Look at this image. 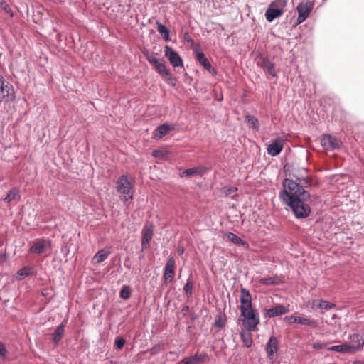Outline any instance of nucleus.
I'll return each instance as SVG.
<instances>
[{
    "label": "nucleus",
    "instance_id": "nucleus-1",
    "mask_svg": "<svg viewBox=\"0 0 364 364\" xmlns=\"http://www.w3.org/2000/svg\"><path fill=\"white\" fill-rule=\"evenodd\" d=\"M240 298V315L237 320V324L241 323L247 331L242 330L240 332V338L247 348H250L253 343L252 336L250 332L255 331L260 323L259 314L258 311L252 307V295L249 290L245 288L241 289Z\"/></svg>",
    "mask_w": 364,
    "mask_h": 364
},
{
    "label": "nucleus",
    "instance_id": "nucleus-2",
    "mask_svg": "<svg viewBox=\"0 0 364 364\" xmlns=\"http://www.w3.org/2000/svg\"><path fill=\"white\" fill-rule=\"evenodd\" d=\"M283 189L279 193V199L287 205L299 201L301 199H310L311 194L300 186L297 181L284 178L282 181Z\"/></svg>",
    "mask_w": 364,
    "mask_h": 364
},
{
    "label": "nucleus",
    "instance_id": "nucleus-3",
    "mask_svg": "<svg viewBox=\"0 0 364 364\" xmlns=\"http://www.w3.org/2000/svg\"><path fill=\"white\" fill-rule=\"evenodd\" d=\"M115 189L119 195V200L127 208H129L135 192L134 178L129 177L127 174L121 175L116 181Z\"/></svg>",
    "mask_w": 364,
    "mask_h": 364
},
{
    "label": "nucleus",
    "instance_id": "nucleus-4",
    "mask_svg": "<svg viewBox=\"0 0 364 364\" xmlns=\"http://www.w3.org/2000/svg\"><path fill=\"white\" fill-rule=\"evenodd\" d=\"M309 199H301L299 201L293 203L287 204L293 212L296 219H304L307 218L311 211L310 205L306 202Z\"/></svg>",
    "mask_w": 364,
    "mask_h": 364
},
{
    "label": "nucleus",
    "instance_id": "nucleus-5",
    "mask_svg": "<svg viewBox=\"0 0 364 364\" xmlns=\"http://www.w3.org/2000/svg\"><path fill=\"white\" fill-rule=\"evenodd\" d=\"M15 99L14 86L0 75V101L11 102Z\"/></svg>",
    "mask_w": 364,
    "mask_h": 364
},
{
    "label": "nucleus",
    "instance_id": "nucleus-6",
    "mask_svg": "<svg viewBox=\"0 0 364 364\" xmlns=\"http://www.w3.org/2000/svg\"><path fill=\"white\" fill-rule=\"evenodd\" d=\"M193 53L195 54L196 58L200 65L205 70H208L212 76L215 77L218 75L217 70L211 65L204 53L200 50L198 44H196V47L193 48Z\"/></svg>",
    "mask_w": 364,
    "mask_h": 364
},
{
    "label": "nucleus",
    "instance_id": "nucleus-7",
    "mask_svg": "<svg viewBox=\"0 0 364 364\" xmlns=\"http://www.w3.org/2000/svg\"><path fill=\"white\" fill-rule=\"evenodd\" d=\"M314 6V2L311 1H308L305 2L302 1L298 4L296 9L299 15L296 19V26L299 25L306 21V19L309 17V14L313 10Z\"/></svg>",
    "mask_w": 364,
    "mask_h": 364
},
{
    "label": "nucleus",
    "instance_id": "nucleus-8",
    "mask_svg": "<svg viewBox=\"0 0 364 364\" xmlns=\"http://www.w3.org/2000/svg\"><path fill=\"white\" fill-rule=\"evenodd\" d=\"M164 56L169 60L173 67H183V60L182 58L177 51L169 46H164Z\"/></svg>",
    "mask_w": 364,
    "mask_h": 364
},
{
    "label": "nucleus",
    "instance_id": "nucleus-9",
    "mask_svg": "<svg viewBox=\"0 0 364 364\" xmlns=\"http://www.w3.org/2000/svg\"><path fill=\"white\" fill-rule=\"evenodd\" d=\"M176 260L173 257H169L166 261L163 279L166 284L171 282L175 276Z\"/></svg>",
    "mask_w": 364,
    "mask_h": 364
},
{
    "label": "nucleus",
    "instance_id": "nucleus-10",
    "mask_svg": "<svg viewBox=\"0 0 364 364\" xmlns=\"http://www.w3.org/2000/svg\"><path fill=\"white\" fill-rule=\"evenodd\" d=\"M341 141L336 136L326 134L321 139V145L326 150L333 151L339 149Z\"/></svg>",
    "mask_w": 364,
    "mask_h": 364
},
{
    "label": "nucleus",
    "instance_id": "nucleus-11",
    "mask_svg": "<svg viewBox=\"0 0 364 364\" xmlns=\"http://www.w3.org/2000/svg\"><path fill=\"white\" fill-rule=\"evenodd\" d=\"M154 235L153 224H146L141 231V250H146L151 240Z\"/></svg>",
    "mask_w": 364,
    "mask_h": 364
},
{
    "label": "nucleus",
    "instance_id": "nucleus-12",
    "mask_svg": "<svg viewBox=\"0 0 364 364\" xmlns=\"http://www.w3.org/2000/svg\"><path fill=\"white\" fill-rule=\"evenodd\" d=\"M349 339L352 343L351 344H348V346L350 348V351L351 353H355L363 350L364 339L361 335L358 333L351 334L349 336Z\"/></svg>",
    "mask_w": 364,
    "mask_h": 364
},
{
    "label": "nucleus",
    "instance_id": "nucleus-13",
    "mask_svg": "<svg viewBox=\"0 0 364 364\" xmlns=\"http://www.w3.org/2000/svg\"><path fill=\"white\" fill-rule=\"evenodd\" d=\"M277 338L272 336L266 345L265 351L269 359H274L279 349Z\"/></svg>",
    "mask_w": 364,
    "mask_h": 364
},
{
    "label": "nucleus",
    "instance_id": "nucleus-14",
    "mask_svg": "<svg viewBox=\"0 0 364 364\" xmlns=\"http://www.w3.org/2000/svg\"><path fill=\"white\" fill-rule=\"evenodd\" d=\"M289 311V308L282 305L279 304L276 306L270 308L269 309L264 310V316L269 318H274L277 316L283 315Z\"/></svg>",
    "mask_w": 364,
    "mask_h": 364
},
{
    "label": "nucleus",
    "instance_id": "nucleus-15",
    "mask_svg": "<svg viewBox=\"0 0 364 364\" xmlns=\"http://www.w3.org/2000/svg\"><path fill=\"white\" fill-rule=\"evenodd\" d=\"M259 65L262 68L266 73L272 77H277V72L275 70L274 63L269 59V57L261 58Z\"/></svg>",
    "mask_w": 364,
    "mask_h": 364
},
{
    "label": "nucleus",
    "instance_id": "nucleus-16",
    "mask_svg": "<svg viewBox=\"0 0 364 364\" xmlns=\"http://www.w3.org/2000/svg\"><path fill=\"white\" fill-rule=\"evenodd\" d=\"M49 245H50V241L49 240L40 239L33 244L29 248L28 252L30 253L41 255L44 252L46 247Z\"/></svg>",
    "mask_w": 364,
    "mask_h": 364
},
{
    "label": "nucleus",
    "instance_id": "nucleus-17",
    "mask_svg": "<svg viewBox=\"0 0 364 364\" xmlns=\"http://www.w3.org/2000/svg\"><path fill=\"white\" fill-rule=\"evenodd\" d=\"M208 171V168L205 166H199L193 168H188L179 173L181 178L189 177L191 176H200Z\"/></svg>",
    "mask_w": 364,
    "mask_h": 364
},
{
    "label": "nucleus",
    "instance_id": "nucleus-18",
    "mask_svg": "<svg viewBox=\"0 0 364 364\" xmlns=\"http://www.w3.org/2000/svg\"><path fill=\"white\" fill-rule=\"evenodd\" d=\"M284 147L283 141L279 139H275L267 147V153L272 156H276L279 155Z\"/></svg>",
    "mask_w": 364,
    "mask_h": 364
},
{
    "label": "nucleus",
    "instance_id": "nucleus-19",
    "mask_svg": "<svg viewBox=\"0 0 364 364\" xmlns=\"http://www.w3.org/2000/svg\"><path fill=\"white\" fill-rule=\"evenodd\" d=\"M284 13V11H281L280 9H277L276 8H272L269 6H268L264 16L266 18V20L271 23L273 21H274L276 18H279L282 16Z\"/></svg>",
    "mask_w": 364,
    "mask_h": 364
},
{
    "label": "nucleus",
    "instance_id": "nucleus-20",
    "mask_svg": "<svg viewBox=\"0 0 364 364\" xmlns=\"http://www.w3.org/2000/svg\"><path fill=\"white\" fill-rule=\"evenodd\" d=\"M171 129L172 127L168 124H162L157 127L156 130L154 132L153 136L155 139H160L166 136Z\"/></svg>",
    "mask_w": 364,
    "mask_h": 364
},
{
    "label": "nucleus",
    "instance_id": "nucleus-21",
    "mask_svg": "<svg viewBox=\"0 0 364 364\" xmlns=\"http://www.w3.org/2000/svg\"><path fill=\"white\" fill-rule=\"evenodd\" d=\"M205 354H195L193 356L186 357L178 364H198L200 362H203L205 358Z\"/></svg>",
    "mask_w": 364,
    "mask_h": 364
},
{
    "label": "nucleus",
    "instance_id": "nucleus-22",
    "mask_svg": "<svg viewBox=\"0 0 364 364\" xmlns=\"http://www.w3.org/2000/svg\"><path fill=\"white\" fill-rule=\"evenodd\" d=\"M296 321V323L308 326L311 328H316L318 326V323L316 319L305 316H297Z\"/></svg>",
    "mask_w": 364,
    "mask_h": 364
},
{
    "label": "nucleus",
    "instance_id": "nucleus-23",
    "mask_svg": "<svg viewBox=\"0 0 364 364\" xmlns=\"http://www.w3.org/2000/svg\"><path fill=\"white\" fill-rule=\"evenodd\" d=\"M156 24L157 26V31L161 35L163 40L164 41H170V29L159 21H156Z\"/></svg>",
    "mask_w": 364,
    "mask_h": 364
},
{
    "label": "nucleus",
    "instance_id": "nucleus-24",
    "mask_svg": "<svg viewBox=\"0 0 364 364\" xmlns=\"http://www.w3.org/2000/svg\"><path fill=\"white\" fill-rule=\"evenodd\" d=\"M33 273V267L25 266L16 272V278L18 280H23L26 277H28Z\"/></svg>",
    "mask_w": 364,
    "mask_h": 364
},
{
    "label": "nucleus",
    "instance_id": "nucleus-25",
    "mask_svg": "<svg viewBox=\"0 0 364 364\" xmlns=\"http://www.w3.org/2000/svg\"><path fill=\"white\" fill-rule=\"evenodd\" d=\"M111 254V252L107 248H102L93 257V259L97 263L104 262L108 256Z\"/></svg>",
    "mask_w": 364,
    "mask_h": 364
},
{
    "label": "nucleus",
    "instance_id": "nucleus-26",
    "mask_svg": "<svg viewBox=\"0 0 364 364\" xmlns=\"http://www.w3.org/2000/svg\"><path fill=\"white\" fill-rule=\"evenodd\" d=\"M65 333L63 325H58L55 332L52 334V341L55 345H58Z\"/></svg>",
    "mask_w": 364,
    "mask_h": 364
},
{
    "label": "nucleus",
    "instance_id": "nucleus-27",
    "mask_svg": "<svg viewBox=\"0 0 364 364\" xmlns=\"http://www.w3.org/2000/svg\"><path fill=\"white\" fill-rule=\"evenodd\" d=\"M16 197H20V191L17 188L13 187L9 191L6 197L3 199V201L9 203L13 200H15Z\"/></svg>",
    "mask_w": 364,
    "mask_h": 364
},
{
    "label": "nucleus",
    "instance_id": "nucleus-28",
    "mask_svg": "<svg viewBox=\"0 0 364 364\" xmlns=\"http://www.w3.org/2000/svg\"><path fill=\"white\" fill-rule=\"evenodd\" d=\"M226 238L231 242L236 244V245H248V243L243 240L242 238L238 237L237 235H235L233 232H228L226 234Z\"/></svg>",
    "mask_w": 364,
    "mask_h": 364
},
{
    "label": "nucleus",
    "instance_id": "nucleus-29",
    "mask_svg": "<svg viewBox=\"0 0 364 364\" xmlns=\"http://www.w3.org/2000/svg\"><path fill=\"white\" fill-rule=\"evenodd\" d=\"M350 348L348 346V344H341L336 346H332L327 348V350L329 351L338 352V353H351L350 351Z\"/></svg>",
    "mask_w": 364,
    "mask_h": 364
},
{
    "label": "nucleus",
    "instance_id": "nucleus-30",
    "mask_svg": "<svg viewBox=\"0 0 364 364\" xmlns=\"http://www.w3.org/2000/svg\"><path fill=\"white\" fill-rule=\"evenodd\" d=\"M227 318L225 314H220L215 317L213 325L215 328H223L225 326Z\"/></svg>",
    "mask_w": 364,
    "mask_h": 364
},
{
    "label": "nucleus",
    "instance_id": "nucleus-31",
    "mask_svg": "<svg viewBox=\"0 0 364 364\" xmlns=\"http://www.w3.org/2000/svg\"><path fill=\"white\" fill-rule=\"evenodd\" d=\"M245 122L247 126L254 129L258 130L259 124L257 117L253 115H246L245 116Z\"/></svg>",
    "mask_w": 364,
    "mask_h": 364
},
{
    "label": "nucleus",
    "instance_id": "nucleus-32",
    "mask_svg": "<svg viewBox=\"0 0 364 364\" xmlns=\"http://www.w3.org/2000/svg\"><path fill=\"white\" fill-rule=\"evenodd\" d=\"M287 4V0H273L270 4L269 6L280 9L281 11H285V8Z\"/></svg>",
    "mask_w": 364,
    "mask_h": 364
},
{
    "label": "nucleus",
    "instance_id": "nucleus-33",
    "mask_svg": "<svg viewBox=\"0 0 364 364\" xmlns=\"http://www.w3.org/2000/svg\"><path fill=\"white\" fill-rule=\"evenodd\" d=\"M154 67V69L156 70V71L161 77H164V75H168V70H167L166 66L164 62L159 61Z\"/></svg>",
    "mask_w": 364,
    "mask_h": 364
},
{
    "label": "nucleus",
    "instance_id": "nucleus-34",
    "mask_svg": "<svg viewBox=\"0 0 364 364\" xmlns=\"http://www.w3.org/2000/svg\"><path fill=\"white\" fill-rule=\"evenodd\" d=\"M132 294V288L129 285H123L119 291V296L123 299H128Z\"/></svg>",
    "mask_w": 364,
    "mask_h": 364
},
{
    "label": "nucleus",
    "instance_id": "nucleus-35",
    "mask_svg": "<svg viewBox=\"0 0 364 364\" xmlns=\"http://www.w3.org/2000/svg\"><path fill=\"white\" fill-rule=\"evenodd\" d=\"M192 277V274H190L189 277ZM192 290H193V283L190 280V278H188L186 283L185 284V285L183 287L184 294L186 296H191L192 293H193Z\"/></svg>",
    "mask_w": 364,
    "mask_h": 364
},
{
    "label": "nucleus",
    "instance_id": "nucleus-36",
    "mask_svg": "<svg viewBox=\"0 0 364 364\" xmlns=\"http://www.w3.org/2000/svg\"><path fill=\"white\" fill-rule=\"evenodd\" d=\"M126 343L125 339L122 336H117L114 339V346L117 350H120Z\"/></svg>",
    "mask_w": 364,
    "mask_h": 364
},
{
    "label": "nucleus",
    "instance_id": "nucleus-37",
    "mask_svg": "<svg viewBox=\"0 0 364 364\" xmlns=\"http://www.w3.org/2000/svg\"><path fill=\"white\" fill-rule=\"evenodd\" d=\"M336 306V304L326 300H321L318 307L321 309L329 310Z\"/></svg>",
    "mask_w": 364,
    "mask_h": 364
},
{
    "label": "nucleus",
    "instance_id": "nucleus-38",
    "mask_svg": "<svg viewBox=\"0 0 364 364\" xmlns=\"http://www.w3.org/2000/svg\"><path fill=\"white\" fill-rule=\"evenodd\" d=\"M0 6L11 17L14 16V12L5 0H0Z\"/></svg>",
    "mask_w": 364,
    "mask_h": 364
},
{
    "label": "nucleus",
    "instance_id": "nucleus-39",
    "mask_svg": "<svg viewBox=\"0 0 364 364\" xmlns=\"http://www.w3.org/2000/svg\"><path fill=\"white\" fill-rule=\"evenodd\" d=\"M164 348V344L157 343L153 346L149 350V352L151 355H155L160 353Z\"/></svg>",
    "mask_w": 364,
    "mask_h": 364
},
{
    "label": "nucleus",
    "instance_id": "nucleus-40",
    "mask_svg": "<svg viewBox=\"0 0 364 364\" xmlns=\"http://www.w3.org/2000/svg\"><path fill=\"white\" fill-rule=\"evenodd\" d=\"M145 57H146V60L153 66H154L159 62L156 55L154 53H152L151 54H147L145 55Z\"/></svg>",
    "mask_w": 364,
    "mask_h": 364
},
{
    "label": "nucleus",
    "instance_id": "nucleus-41",
    "mask_svg": "<svg viewBox=\"0 0 364 364\" xmlns=\"http://www.w3.org/2000/svg\"><path fill=\"white\" fill-rule=\"evenodd\" d=\"M296 179L297 181H299L298 182L300 183V186L304 187V189H305V188H309L311 186V181L309 177H305L302 178H297Z\"/></svg>",
    "mask_w": 364,
    "mask_h": 364
},
{
    "label": "nucleus",
    "instance_id": "nucleus-42",
    "mask_svg": "<svg viewBox=\"0 0 364 364\" xmlns=\"http://www.w3.org/2000/svg\"><path fill=\"white\" fill-rule=\"evenodd\" d=\"M7 349L5 344L0 341V359L5 360L7 355Z\"/></svg>",
    "mask_w": 364,
    "mask_h": 364
},
{
    "label": "nucleus",
    "instance_id": "nucleus-43",
    "mask_svg": "<svg viewBox=\"0 0 364 364\" xmlns=\"http://www.w3.org/2000/svg\"><path fill=\"white\" fill-rule=\"evenodd\" d=\"M237 191V188L234 186H225L223 188V193L226 196H230V194L235 193Z\"/></svg>",
    "mask_w": 364,
    "mask_h": 364
},
{
    "label": "nucleus",
    "instance_id": "nucleus-44",
    "mask_svg": "<svg viewBox=\"0 0 364 364\" xmlns=\"http://www.w3.org/2000/svg\"><path fill=\"white\" fill-rule=\"evenodd\" d=\"M152 156L154 157V158H160V159H163L166 156V153L163 150H160V149H155L152 151V154H151Z\"/></svg>",
    "mask_w": 364,
    "mask_h": 364
},
{
    "label": "nucleus",
    "instance_id": "nucleus-45",
    "mask_svg": "<svg viewBox=\"0 0 364 364\" xmlns=\"http://www.w3.org/2000/svg\"><path fill=\"white\" fill-rule=\"evenodd\" d=\"M312 348L314 350H320V349H323V348L327 349V348H328V347L327 346V344L323 343L322 342L317 341L313 343Z\"/></svg>",
    "mask_w": 364,
    "mask_h": 364
},
{
    "label": "nucleus",
    "instance_id": "nucleus-46",
    "mask_svg": "<svg viewBox=\"0 0 364 364\" xmlns=\"http://www.w3.org/2000/svg\"><path fill=\"white\" fill-rule=\"evenodd\" d=\"M164 77L165 78L166 82L168 85H171L172 87H175L176 86L175 79L170 74L169 71L168 72V75H164Z\"/></svg>",
    "mask_w": 364,
    "mask_h": 364
},
{
    "label": "nucleus",
    "instance_id": "nucleus-47",
    "mask_svg": "<svg viewBox=\"0 0 364 364\" xmlns=\"http://www.w3.org/2000/svg\"><path fill=\"white\" fill-rule=\"evenodd\" d=\"M164 77L165 78L166 82L168 85H171L172 87H175L176 86L175 79L170 74L169 71L168 72V75H164Z\"/></svg>",
    "mask_w": 364,
    "mask_h": 364
},
{
    "label": "nucleus",
    "instance_id": "nucleus-48",
    "mask_svg": "<svg viewBox=\"0 0 364 364\" xmlns=\"http://www.w3.org/2000/svg\"><path fill=\"white\" fill-rule=\"evenodd\" d=\"M164 77L165 78L166 82L168 85H171L172 87H175L176 86L175 79L170 74L169 71L168 72V75H164Z\"/></svg>",
    "mask_w": 364,
    "mask_h": 364
},
{
    "label": "nucleus",
    "instance_id": "nucleus-49",
    "mask_svg": "<svg viewBox=\"0 0 364 364\" xmlns=\"http://www.w3.org/2000/svg\"><path fill=\"white\" fill-rule=\"evenodd\" d=\"M296 317L297 316L295 315L286 316L284 318V320L287 321L289 324L296 323Z\"/></svg>",
    "mask_w": 364,
    "mask_h": 364
},
{
    "label": "nucleus",
    "instance_id": "nucleus-50",
    "mask_svg": "<svg viewBox=\"0 0 364 364\" xmlns=\"http://www.w3.org/2000/svg\"><path fill=\"white\" fill-rule=\"evenodd\" d=\"M262 284H274V282H273V279L272 278L269 277V278H264L263 279Z\"/></svg>",
    "mask_w": 364,
    "mask_h": 364
},
{
    "label": "nucleus",
    "instance_id": "nucleus-51",
    "mask_svg": "<svg viewBox=\"0 0 364 364\" xmlns=\"http://www.w3.org/2000/svg\"><path fill=\"white\" fill-rule=\"evenodd\" d=\"M184 41H187L188 43H193V39L189 36V34L188 32H186L183 35Z\"/></svg>",
    "mask_w": 364,
    "mask_h": 364
},
{
    "label": "nucleus",
    "instance_id": "nucleus-52",
    "mask_svg": "<svg viewBox=\"0 0 364 364\" xmlns=\"http://www.w3.org/2000/svg\"><path fill=\"white\" fill-rule=\"evenodd\" d=\"M189 311V306L185 305L181 309V314L185 316Z\"/></svg>",
    "mask_w": 364,
    "mask_h": 364
},
{
    "label": "nucleus",
    "instance_id": "nucleus-53",
    "mask_svg": "<svg viewBox=\"0 0 364 364\" xmlns=\"http://www.w3.org/2000/svg\"><path fill=\"white\" fill-rule=\"evenodd\" d=\"M7 259V255L6 253H0V264L4 262Z\"/></svg>",
    "mask_w": 364,
    "mask_h": 364
},
{
    "label": "nucleus",
    "instance_id": "nucleus-54",
    "mask_svg": "<svg viewBox=\"0 0 364 364\" xmlns=\"http://www.w3.org/2000/svg\"><path fill=\"white\" fill-rule=\"evenodd\" d=\"M190 316L191 321H194L198 318V315L196 314V313H191Z\"/></svg>",
    "mask_w": 364,
    "mask_h": 364
},
{
    "label": "nucleus",
    "instance_id": "nucleus-55",
    "mask_svg": "<svg viewBox=\"0 0 364 364\" xmlns=\"http://www.w3.org/2000/svg\"><path fill=\"white\" fill-rule=\"evenodd\" d=\"M184 252V248L182 246H178L177 248V253L181 255L183 254Z\"/></svg>",
    "mask_w": 364,
    "mask_h": 364
},
{
    "label": "nucleus",
    "instance_id": "nucleus-56",
    "mask_svg": "<svg viewBox=\"0 0 364 364\" xmlns=\"http://www.w3.org/2000/svg\"><path fill=\"white\" fill-rule=\"evenodd\" d=\"M68 317L65 318L63 321L61 322V323H60L59 325H63V328H65L68 322Z\"/></svg>",
    "mask_w": 364,
    "mask_h": 364
},
{
    "label": "nucleus",
    "instance_id": "nucleus-57",
    "mask_svg": "<svg viewBox=\"0 0 364 364\" xmlns=\"http://www.w3.org/2000/svg\"><path fill=\"white\" fill-rule=\"evenodd\" d=\"M353 364H364V361H362V360H355Z\"/></svg>",
    "mask_w": 364,
    "mask_h": 364
},
{
    "label": "nucleus",
    "instance_id": "nucleus-58",
    "mask_svg": "<svg viewBox=\"0 0 364 364\" xmlns=\"http://www.w3.org/2000/svg\"><path fill=\"white\" fill-rule=\"evenodd\" d=\"M169 353H170V354H175V352H173V351H170V352H169Z\"/></svg>",
    "mask_w": 364,
    "mask_h": 364
}]
</instances>
